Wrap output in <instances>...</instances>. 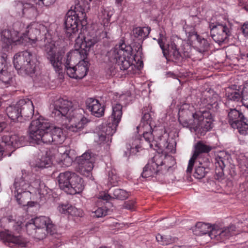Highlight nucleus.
<instances>
[{
  "instance_id": "f257e3e1",
  "label": "nucleus",
  "mask_w": 248,
  "mask_h": 248,
  "mask_svg": "<svg viewBox=\"0 0 248 248\" xmlns=\"http://www.w3.org/2000/svg\"><path fill=\"white\" fill-rule=\"evenodd\" d=\"M84 110L81 108L72 109V102L63 98L55 101L52 116L68 119L69 124L66 128L70 131L77 132L80 131L88 122L83 115Z\"/></svg>"
},
{
  "instance_id": "f03ea898",
  "label": "nucleus",
  "mask_w": 248,
  "mask_h": 248,
  "mask_svg": "<svg viewBox=\"0 0 248 248\" xmlns=\"http://www.w3.org/2000/svg\"><path fill=\"white\" fill-rule=\"evenodd\" d=\"M88 52L84 47H75L74 50L67 53L64 69L70 78L82 79L87 75L89 62L86 60Z\"/></svg>"
},
{
  "instance_id": "7ed1b4c3",
  "label": "nucleus",
  "mask_w": 248,
  "mask_h": 248,
  "mask_svg": "<svg viewBox=\"0 0 248 248\" xmlns=\"http://www.w3.org/2000/svg\"><path fill=\"white\" fill-rule=\"evenodd\" d=\"M175 164V159L171 155L157 153L143 168L141 175L145 178L155 177L156 180L162 182Z\"/></svg>"
},
{
  "instance_id": "20e7f679",
  "label": "nucleus",
  "mask_w": 248,
  "mask_h": 248,
  "mask_svg": "<svg viewBox=\"0 0 248 248\" xmlns=\"http://www.w3.org/2000/svg\"><path fill=\"white\" fill-rule=\"evenodd\" d=\"M27 232L32 237L43 240L46 235L56 233V227L49 217L41 216L32 219L26 225Z\"/></svg>"
},
{
  "instance_id": "39448f33",
  "label": "nucleus",
  "mask_w": 248,
  "mask_h": 248,
  "mask_svg": "<svg viewBox=\"0 0 248 248\" xmlns=\"http://www.w3.org/2000/svg\"><path fill=\"white\" fill-rule=\"evenodd\" d=\"M40 31L35 28H30L28 31L23 35L19 36V33L15 31L4 30L1 32V41L3 47H9L14 44L15 45L23 44L27 45L28 44H35L37 40V36Z\"/></svg>"
},
{
  "instance_id": "423d86ee",
  "label": "nucleus",
  "mask_w": 248,
  "mask_h": 248,
  "mask_svg": "<svg viewBox=\"0 0 248 248\" xmlns=\"http://www.w3.org/2000/svg\"><path fill=\"white\" fill-rule=\"evenodd\" d=\"M193 120L182 121L179 119V121L183 127H188L191 130L201 135H204L213 127V118L209 111L203 110L196 112L192 115Z\"/></svg>"
},
{
  "instance_id": "0eeeda50",
  "label": "nucleus",
  "mask_w": 248,
  "mask_h": 248,
  "mask_svg": "<svg viewBox=\"0 0 248 248\" xmlns=\"http://www.w3.org/2000/svg\"><path fill=\"white\" fill-rule=\"evenodd\" d=\"M36 62L35 54L29 50L18 52L14 57V67L22 76H31L34 74Z\"/></svg>"
},
{
  "instance_id": "6e6552de",
  "label": "nucleus",
  "mask_w": 248,
  "mask_h": 248,
  "mask_svg": "<svg viewBox=\"0 0 248 248\" xmlns=\"http://www.w3.org/2000/svg\"><path fill=\"white\" fill-rule=\"evenodd\" d=\"M131 52L132 48L130 46L122 44L119 47L112 49L108 53L109 60L111 62L117 64L122 70L129 68L133 69L135 66L131 63V61L133 59L136 61L137 57L133 56Z\"/></svg>"
},
{
  "instance_id": "1a4fd4ad",
  "label": "nucleus",
  "mask_w": 248,
  "mask_h": 248,
  "mask_svg": "<svg viewBox=\"0 0 248 248\" xmlns=\"http://www.w3.org/2000/svg\"><path fill=\"white\" fill-rule=\"evenodd\" d=\"M57 180L60 188L69 194L79 193L84 188L83 179L75 172L69 171L61 172Z\"/></svg>"
},
{
  "instance_id": "9d476101",
  "label": "nucleus",
  "mask_w": 248,
  "mask_h": 248,
  "mask_svg": "<svg viewBox=\"0 0 248 248\" xmlns=\"http://www.w3.org/2000/svg\"><path fill=\"white\" fill-rule=\"evenodd\" d=\"M160 35L161 34H160ZM164 37L163 35L160 36L158 40V43L162 50L164 56L167 59L169 54L172 61L178 64H181L187 59L191 57L190 46L186 44L183 45L178 48L177 46L174 42H171L168 46V50L165 48L164 43Z\"/></svg>"
},
{
  "instance_id": "9b49d317",
  "label": "nucleus",
  "mask_w": 248,
  "mask_h": 248,
  "mask_svg": "<svg viewBox=\"0 0 248 248\" xmlns=\"http://www.w3.org/2000/svg\"><path fill=\"white\" fill-rule=\"evenodd\" d=\"M78 21L83 26L87 24L85 10L79 4L76 5L74 11H69L65 16V28L66 32L70 35L78 31Z\"/></svg>"
},
{
  "instance_id": "f8f14e48",
  "label": "nucleus",
  "mask_w": 248,
  "mask_h": 248,
  "mask_svg": "<svg viewBox=\"0 0 248 248\" xmlns=\"http://www.w3.org/2000/svg\"><path fill=\"white\" fill-rule=\"evenodd\" d=\"M157 132L153 130L152 132H144L143 137L147 141L151 148L159 150L166 153H172L173 145L168 142L166 138L163 136H157Z\"/></svg>"
},
{
  "instance_id": "ddd939ff",
  "label": "nucleus",
  "mask_w": 248,
  "mask_h": 248,
  "mask_svg": "<svg viewBox=\"0 0 248 248\" xmlns=\"http://www.w3.org/2000/svg\"><path fill=\"white\" fill-rule=\"evenodd\" d=\"M123 107L120 104H116L112 106V113L109 117L108 124H102L100 131L110 138L115 133L116 128L121 121L123 114Z\"/></svg>"
},
{
  "instance_id": "4468645a",
  "label": "nucleus",
  "mask_w": 248,
  "mask_h": 248,
  "mask_svg": "<svg viewBox=\"0 0 248 248\" xmlns=\"http://www.w3.org/2000/svg\"><path fill=\"white\" fill-rule=\"evenodd\" d=\"M110 34L107 30L102 31L98 35L90 32L84 37L83 39L78 37L75 40V47L78 49L82 47H84L89 51L90 49L99 40L104 38H110Z\"/></svg>"
},
{
  "instance_id": "2eb2a0df",
  "label": "nucleus",
  "mask_w": 248,
  "mask_h": 248,
  "mask_svg": "<svg viewBox=\"0 0 248 248\" xmlns=\"http://www.w3.org/2000/svg\"><path fill=\"white\" fill-rule=\"evenodd\" d=\"M209 28L212 38L218 44L224 42L231 34L229 26L226 24L211 23Z\"/></svg>"
},
{
  "instance_id": "dca6fc26",
  "label": "nucleus",
  "mask_w": 248,
  "mask_h": 248,
  "mask_svg": "<svg viewBox=\"0 0 248 248\" xmlns=\"http://www.w3.org/2000/svg\"><path fill=\"white\" fill-rule=\"evenodd\" d=\"M96 156L90 151L86 152L77 158L80 173L82 175H88L93 168Z\"/></svg>"
},
{
  "instance_id": "f3484780",
  "label": "nucleus",
  "mask_w": 248,
  "mask_h": 248,
  "mask_svg": "<svg viewBox=\"0 0 248 248\" xmlns=\"http://www.w3.org/2000/svg\"><path fill=\"white\" fill-rule=\"evenodd\" d=\"M51 125L48 120L42 117L32 121L29 126L30 136L31 139L39 137L42 133L51 129Z\"/></svg>"
},
{
  "instance_id": "a211bd4d",
  "label": "nucleus",
  "mask_w": 248,
  "mask_h": 248,
  "mask_svg": "<svg viewBox=\"0 0 248 248\" xmlns=\"http://www.w3.org/2000/svg\"><path fill=\"white\" fill-rule=\"evenodd\" d=\"M46 57L53 66L55 70L60 74L62 71V56L61 52L56 53V47L53 44H49L45 46Z\"/></svg>"
},
{
  "instance_id": "6ab92c4d",
  "label": "nucleus",
  "mask_w": 248,
  "mask_h": 248,
  "mask_svg": "<svg viewBox=\"0 0 248 248\" xmlns=\"http://www.w3.org/2000/svg\"><path fill=\"white\" fill-rule=\"evenodd\" d=\"M212 146L205 144L202 141H199L194 145V152L193 155L189 160L186 172L187 174L192 172L195 160L202 153H208L212 150Z\"/></svg>"
},
{
  "instance_id": "aec40b11",
  "label": "nucleus",
  "mask_w": 248,
  "mask_h": 248,
  "mask_svg": "<svg viewBox=\"0 0 248 248\" xmlns=\"http://www.w3.org/2000/svg\"><path fill=\"white\" fill-rule=\"evenodd\" d=\"M230 156L224 153H220L215 158V179L219 181L224 178V168L229 163Z\"/></svg>"
},
{
  "instance_id": "412c9836",
  "label": "nucleus",
  "mask_w": 248,
  "mask_h": 248,
  "mask_svg": "<svg viewBox=\"0 0 248 248\" xmlns=\"http://www.w3.org/2000/svg\"><path fill=\"white\" fill-rule=\"evenodd\" d=\"M22 174L23 175L21 177L15 179L14 184V192L28 191L29 189L32 191L31 183L34 180V175L26 174L23 173Z\"/></svg>"
},
{
  "instance_id": "4be33fe9",
  "label": "nucleus",
  "mask_w": 248,
  "mask_h": 248,
  "mask_svg": "<svg viewBox=\"0 0 248 248\" xmlns=\"http://www.w3.org/2000/svg\"><path fill=\"white\" fill-rule=\"evenodd\" d=\"M0 239L3 242L13 243L20 247H26L27 241L21 236H15L8 232H0Z\"/></svg>"
},
{
  "instance_id": "5701e85b",
  "label": "nucleus",
  "mask_w": 248,
  "mask_h": 248,
  "mask_svg": "<svg viewBox=\"0 0 248 248\" xmlns=\"http://www.w3.org/2000/svg\"><path fill=\"white\" fill-rule=\"evenodd\" d=\"M87 108L92 114L97 117L104 115L105 108L98 100L93 98H88L86 101Z\"/></svg>"
},
{
  "instance_id": "b1692460",
  "label": "nucleus",
  "mask_w": 248,
  "mask_h": 248,
  "mask_svg": "<svg viewBox=\"0 0 248 248\" xmlns=\"http://www.w3.org/2000/svg\"><path fill=\"white\" fill-rule=\"evenodd\" d=\"M20 109L21 117L26 119L31 118L34 113V106L32 101L29 99H21L18 102Z\"/></svg>"
},
{
  "instance_id": "393cba45",
  "label": "nucleus",
  "mask_w": 248,
  "mask_h": 248,
  "mask_svg": "<svg viewBox=\"0 0 248 248\" xmlns=\"http://www.w3.org/2000/svg\"><path fill=\"white\" fill-rule=\"evenodd\" d=\"M13 74L9 71L4 63L0 62V81L8 87L13 82Z\"/></svg>"
},
{
  "instance_id": "a878e982",
  "label": "nucleus",
  "mask_w": 248,
  "mask_h": 248,
  "mask_svg": "<svg viewBox=\"0 0 248 248\" xmlns=\"http://www.w3.org/2000/svg\"><path fill=\"white\" fill-rule=\"evenodd\" d=\"M24 139V137H19L17 135H8L2 136V141L6 145L12 146L14 148H17L22 146Z\"/></svg>"
},
{
  "instance_id": "bb28decb",
  "label": "nucleus",
  "mask_w": 248,
  "mask_h": 248,
  "mask_svg": "<svg viewBox=\"0 0 248 248\" xmlns=\"http://www.w3.org/2000/svg\"><path fill=\"white\" fill-rule=\"evenodd\" d=\"M226 111L228 113V122L232 127L236 126V123L245 117L242 112L235 108H228Z\"/></svg>"
},
{
  "instance_id": "cd10ccee",
  "label": "nucleus",
  "mask_w": 248,
  "mask_h": 248,
  "mask_svg": "<svg viewBox=\"0 0 248 248\" xmlns=\"http://www.w3.org/2000/svg\"><path fill=\"white\" fill-rule=\"evenodd\" d=\"M32 191H18L14 192L15 197L18 203L22 206L29 205Z\"/></svg>"
},
{
  "instance_id": "c85d7f7f",
  "label": "nucleus",
  "mask_w": 248,
  "mask_h": 248,
  "mask_svg": "<svg viewBox=\"0 0 248 248\" xmlns=\"http://www.w3.org/2000/svg\"><path fill=\"white\" fill-rule=\"evenodd\" d=\"M32 192H38L41 196H45L47 193V187L39 179H36L34 175V180L31 183Z\"/></svg>"
},
{
  "instance_id": "c756f323",
  "label": "nucleus",
  "mask_w": 248,
  "mask_h": 248,
  "mask_svg": "<svg viewBox=\"0 0 248 248\" xmlns=\"http://www.w3.org/2000/svg\"><path fill=\"white\" fill-rule=\"evenodd\" d=\"M51 133L53 140V144H60L64 140L65 137L63 135L62 130L58 127L51 126Z\"/></svg>"
},
{
  "instance_id": "7c9ffc66",
  "label": "nucleus",
  "mask_w": 248,
  "mask_h": 248,
  "mask_svg": "<svg viewBox=\"0 0 248 248\" xmlns=\"http://www.w3.org/2000/svg\"><path fill=\"white\" fill-rule=\"evenodd\" d=\"M211 226L209 223L198 222L193 228V231L196 235H202L210 233Z\"/></svg>"
},
{
  "instance_id": "2f4dec72",
  "label": "nucleus",
  "mask_w": 248,
  "mask_h": 248,
  "mask_svg": "<svg viewBox=\"0 0 248 248\" xmlns=\"http://www.w3.org/2000/svg\"><path fill=\"white\" fill-rule=\"evenodd\" d=\"M18 102L14 106H10L6 108L8 116L14 122L19 121L21 119L20 109Z\"/></svg>"
},
{
  "instance_id": "473e14b6",
  "label": "nucleus",
  "mask_w": 248,
  "mask_h": 248,
  "mask_svg": "<svg viewBox=\"0 0 248 248\" xmlns=\"http://www.w3.org/2000/svg\"><path fill=\"white\" fill-rule=\"evenodd\" d=\"M151 31L150 28L147 27H136L132 30V34L135 38L139 40H144L150 33Z\"/></svg>"
},
{
  "instance_id": "72a5a7b5",
  "label": "nucleus",
  "mask_w": 248,
  "mask_h": 248,
  "mask_svg": "<svg viewBox=\"0 0 248 248\" xmlns=\"http://www.w3.org/2000/svg\"><path fill=\"white\" fill-rule=\"evenodd\" d=\"M209 164V161L204 165L200 163V166L195 168V172L193 174L194 176L198 179H201L204 177L210 170Z\"/></svg>"
},
{
  "instance_id": "f704fd0d",
  "label": "nucleus",
  "mask_w": 248,
  "mask_h": 248,
  "mask_svg": "<svg viewBox=\"0 0 248 248\" xmlns=\"http://www.w3.org/2000/svg\"><path fill=\"white\" fill-rule=\"evenodd\" d=\"M31 139L34 140L38 144H40L42 143L46 144L53 143V140L52 137L51 129L42 133V134L40 135V138L37 136L34 137Z\"/></svg>"
},
{
  "instance_id": "c9c22d12",
  "label": "nucleus",
  "mask_w": 248,
  "mask_h": 248,
  "mask_svg": "<svg viewBox=\"0 0 248 248\" xmlns=\"http://www.w3.org/2000/svg\"><path fill=\"white\" fill-rule=\"evenodd\" d=\"M226 95L228 99L226 105L229 104L230 101L238 102L241 101L242 99V91L239 90L228 91Z\"/></svg>"
},
{
  "instance_id": "e433bc0d",
  "label": "nucleus",
  "mask_w": 248,
  "mask_h": 248,
  "mask_svg": "<svg viewBox=\"0 0 248 248\" xmlns=\"http://www.w3.org/2000/svg\"><path fill=\"white\" fill-rule=\"evenodd\" d=\"M236 126H232L234 129H237L238 132L245 135L248 134V120L244 117L241 120L236 123Z\"/></svg>"
},
{
  "instance_id": "4c0bfd02",
  "label": "nucleus",
  "mask_w": 248,
  "mask_h": 248,
  "mask_svg": "<svg viewBox=\"0 0 248 248\" xmlns=\"http://www.w3.org/2000/svg\"><path fill=\"white\" fill-rule=\"evenodd\" d=\"M111 191L113 199L123 201L127 199L129 196V192L123 189L114 188L111 189Z\"/></svg>"
},
{
  "instance_id": "58836bf2",
  "label": "nucleus",
  "mask_w": 248,
  "mask_h": 248,
  "mask_svg": "<svg viewBox=\"0 0 248 248\" xmlns=\"http://www.w3.org/2000/svg\"><path fill=\"white\" fill-rule=\"evenodd\" d=\"M236 227L233 225H231L227 227L221 228V236L220 241H224L233 235Z\"/></svg>"
},
{
  "instance_id": "ea45409f",
  "label": "nucleus",
  "mask_w": 248,
  "mask_h": 248,
  "mask_svg": "<svg viewBox=\"0 0 248 248\" xmlns=\"http://www.w3.org/2000/svg\"><path fill=\"white\" fill-rule=\"evenodd\" d=\"M197 41L198 46L197 48L199 52L203 53L209 50L210 44L206 39L198 37Z\"/></svg>"
},
{
  "instance_id": "a19ab883",
  "label": "nucleus",
  "mask_w": 248,
  "mask_h": 248,
  "mask_svg": "<svg viewBox=\"0 0 248 248\" xmlns=\"http://www.w3.org/2000/svg\"><path fill=\"white\" fill-rule=\"evenodd\" d=\"M156 241L162 245H167L174 242V238L170 235H162L159 233L155 237Z\"/></svg>"
},
{
  "instance_id": "79ce46f5",
  "label": "nucleus",
  "mask_w": 248,
  "mask_h": 248,
  "mask_svg": "<svg viewBox=\"0 0 248 248\" xmlns=\"http://www.w3.org/2000/svg\"><path fill=\"white\" fill-rule=\"evenodd\" d=\"M51 160L48 157L44 156L36 160L34 164L35 167L44 168L50 166Z\"/></svg>"
},
{
  "instance_id": "37998d69",
  "label": "nucleus",
  "mask_w": 248,
  "mask_h": 248,
  "mask_svg": "<svg viewBox=\"0 0 248 248\" xmlns=\"http://www.w3.org/2000/svg\"><path fill=\"white\" fill-rule=\"evenodd\" d=\"M58 210L62 214H66L73 215L75 212L76 209L74 207L69 203H62L58 207Z\"/></svg>"
},
{
  "instance_id": "c03bdc74",
  "label": "nucleus",
  "mask_w": 248,
  "mask_h": 248,
  "mask_svg": "<svg viewBox=\"0 0 248 248\" xmlns=\"http://www.w3.org/2000/svg\"><path fill=\"white\" fill-rule=\"evenodd\" d=\"M112 15V11H109L103 8H102L100 12H99L98 14L99 17L102 19L103 21L106 20V22H108L109 21Z\"/></svg>"
},
{
  "instance_id": "a18cd8bd",
  "label": "nucleus",
  "mask_w": 248,
  "mask_h": 248,
  "mask_svg": "<svg viewBox=\"0 0 248 248\" xmlns=\"http://www.w3.org/2000/svg\"><path fill=\"white\" fill-rule=\"evenodd\" d=\"M221 233V228H213L211 227L209 236L211 239H215L217 241H220Z\"/></svg>"
},
{
  "instance_id": "49530a36",
  "label": "nucleus",
  "mask_w": 248,
  "mask_h": 248,
  "mask_svg": "<svg viewBox=\"0 0 248 248\" xmlns=\"http://www.w3.org/2000/svg\"><path fill=\"white\" fill-rule=\"evenodd\" d=\"M108 182L112 186H116L120 181V178L113 171L108 173Z\"/></svg>"
},
{
  "instance_id": "de8ad7c7",
  "label": "nucleus",
  "mask_w": 248,
  "mask_h": 248,
  "mask_svg": "<svg viewBox=\"0 0 248 248\" xmlns=\"http://www.w3.org/2000/svg\"><path fill=\"white\" fill-rule=\"evenodd\" d=\"M97 136L99 140V144H101L103 143L104 141H106V142L109 141V140H111V138H110L109 136H107L105 134L103 133L102 131L100 130L99 131V132L97 134Z\"/></svg>"
},
{
  "instance_id": "09e8293b",
  "label": "nucleus",
  "mask_w": 248,
  "mask_h": 248,
  "mask_svg": "<svg viewBox=\"0 0 248 248\" xmlns=\"http://www.w3.org/2000/svg\"><path fill=\"white\" fill-rule=\"evenodd\" d=\"M94 216L96 217H101L107 215V210L103 207L98 208L94 212Z\"/></svg>"
},
{
  "instance_id": "8fccbe9b",
  "label": "nucleus",
  "mask_w": 248,
  "mask_h": 248,
  "mask_svg": "<svg viewBox=\"0 0 248 248\" xmlns=\"http://www.w3.org/2000/svg\"><path fill=\"white\" fill-rule=\"evenodd\" d=\"M242 99L240 102L242 103L243 105L248 108V92L245 89L242 91Z\"/></svg>"
},
{
  "instance_id": "3c124183",
  "label": "nucleus",
  "mask_w": 248,
  "mask_h": 248,
  "mask_svg": "<svg viewBox=\"0 0 248 248\" xmlns=\"http://www.w3.org/2000/svg\"><path fill=\"white\" fill-rule=\"evenodd\" d=\"M62 159L61 161L63 165L68 166L71 164L72 162V159L69 156L67 152L64 153L63 155H62Z\"/></svg>"
},
{
  "instance_id": "603ef678",
  "label": "nucleus",
  "mask_w": 248,
  "mask_h": 248,
  "mask_svg": "<svg viewBox=\"0 0 248 248\" xmlns=\"http://www.w3.org/2000/svg\"><path fill=\"white\" fill-rule=\"evenodd\" d=\"M135 202L134 201H128L124 202L123 205L124 208L132 210L134 209Z\"/></svg>"
},
{
  "instance_id": "864d4df0",
  "label": "nucleus",
  "mask_w": 248,
  "mask_h": 248,
  "mask_svg": "<svg viewBox=\"0 0 248 248\" xmlns=\"http://www.w3.org/2000/svg\"><path fill=\"white\" fill-rule=\"evenodd\" d=\"M56 0H38L36 3L39 5L43 4L46 6H48L54 3Z\"/></svg>"
},
{
  "instance_id": "5fc2aeb1",
  "label": "nucleus",
  "mask_w": 248,
  "mask_h": 248,
  "mask_svg": "<svg viewBox=\"0 0 248 248\" xmlns=\"http://www.w3.org/2000/svg\"><path fill=\"white\" fill-rule=\"evenodd\" d=\"M110 190H111V189ZM99 198L106 201H108L111 199H112V191H110V193L109 194L105 192L100 193V194L99 195Z\"/></svg>"
},
{
  "instance_id": "6e6d98bb",
  "label": "nucleus",
  "mask_w": 248,
  "mask_h": 248,
  "mask_svg": "<svg viewBox=\"0 0 248 248\" xmlns=\"http://www.w3.org/2000/svg\"><path fill=\"white\" fill-rule=\"evenodd\" d=\"M151 118L150 114L149 113L145 112L142 117V120L146 122L147 124H148L149 122L150 121Z\"/></svg>"
},
{
  "instance_id": "4d7b16f0",
  "label": "nucleus",
  "mask_w": 248,
  "mask_h": 248,
  "mask_svg": "<svg viewBox=\"0 0 248 248\" xmlns=\"http://www.w3.org/2000/svg\"><path fill=\"white\" fill-rule=\"evenodd\" d=\"M244 34L248 37V23H244L241 27Z\"/></svg>"
},
{
  "instance_id": "13d9d810",
  "label": "nucleus",
  "mask_w": 248,
  "mask_h": 248,
  "mask_svg": "<svg viewBox=\"0 0 248 248\" xmlns=\"http://www.w3.org/2000/svg\"><path fill=\"white\" fill-rule=\"evenodd\" d=\"M217 103L216 101H214V103H212V102L209 103L207 106H206L208 109H211L213 108H216L217 107Z\"/></svg>"
},
{
  "instance_id": "bf43d9fd",
  "label": "nucleus",
  "mask_w": 248,
  "mask_h": 248,
  "mask_svg": "<svg viewBox=\"0 0 248 248\" xmlns=\"http://www.w3.org/2000/svg\"><path fill=\"white\" fill-rule=\"evenodd\" d=\"M131 154V150H129V147H127V151H124V156L127 157L130 155Z\"/></svg>"
},
{
  "instance_id": "052dcab7",
  "label": "nucleus",
  "mask_w": 248,
  "mask_h": 248,
  "mask_svg": "<svg viewBox=\"0 0 248 248\" xmlns=\"http://www.w3.org/2000/svg\"><path fill=\"white\" fill-rule=\"evenodd\" d=\"M6 124L5 122L0 123V133L5 128Z\"/></svg>"
},
{
  "instance_id": "680f3d73",
  "label": "nucleus",
  "mask_w": 248,
  "mask_h": 248,
  "mask_svg": "<svg viewBox=\"0 0 248 248\" xmlns=\"http://www.w3.org/2000/svg\"><path fill=\"white\" fill-rule=\"evenodd\" d=\"M29 10H30L31 12H36V9L35 8V7H34L33 6H31V8Z\"/></svg>"
},
{
  "instance_id": "e2e57ef3",
  "label": "nucleus",
  "mask_w": 248,
  "mask_h": 248,
  "mask_svg": "<svg viewBox=\"0 0 248 248\" xmlns=\"http://www.w3.org/2000/svg\"><path fill=\"white\" fill-rule=\"evenodd\" d=\"M167 75H168V77H174L175 76V75L171 72H168V73H167Z\"/></svg>"
},
{
  "instance_id": "0e129e2a",
  "label": "nucleus",
  "mask_w": 248,
  "mask_h": 248,
  "mask_svg": "<svg viewBox=\"0 0 248 248\" xmlns=\"http://www.w3.org/2000/svg\"><path fill=\"white\" fill-rule=\"evenodd\" d=\"M3 155V151L1 148L0 147V158Z\"/></svg>"
},
{
  "instance_id": "69168bd1",
  "label": "nucleus",
  "mask_w": 248,
  "mask_h": 248,
  "mask_svg": "<svg viewBox=\"0 0 248 248\" xmlns=\"http://www.w3.org/2000/svg\"><path fill=\"white\" fill-rule=\"evenodd\" d=\"M171 248H184L182 246H175Z\"/></svg>"
},
{
  "instance_id": "338daca9",
  "label": "nucleus",
  "mask_w": 248,
  "mask_h": 248,
  "mask_svg": "<svg viewBox=\"0 0 248 248\" xmlns=\"http://www.w3.org/2000/svg\"><path fill=\"white\" fill-rule=\"evenodd\" d=\"M116 0V2L118 4H120L121 3L122 1L123 0Z\"/></svg>"
},
{
  "instance_id": "774afa93",
  "label": "nucleus",
  "mask_w": 248,
  "mask_h": 248,
  "mask_svg": "<svg viewBox=\"0 0 248 248\" xmlns=\"http://www.w3.org/2000/svg\"><path fill=\"white\" fill-rule=\"evenodd\" d=\"M244 8H245V9L246 11H248V4H247L244 6Z\"/></svg>"
}]
</instances>
